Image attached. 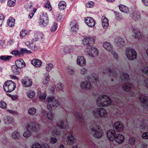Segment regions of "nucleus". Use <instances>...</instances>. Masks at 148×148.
Masks as SVG:
<instances>
[{
  "label": "nucleus",
  "instance_id": "obj_1",
  "mask_svg": "<svg viewBox=\"0 0 148 148\" xmlns=\"http://www.w3.org/2000/svg\"><path fill=\"white\" fill-rule=\"evenodd\" d=\"M91 77L89 76H87L86 77V79L88 81H85L80 84V86L83 89H90L91 87V84L90 82L93 83L95 85H97L99 83L98 77L97 76H92Z\"/></svg>",
  "mask_w": 148,
  "mask_h": 148
},
{
  "label": "nucleus",
  "instance_id": "obj_2",
  "mask_svg": "<svg viewBox=\"0 0 148 148\" xmlns=\"http://www.w3.org/2000/svg\"><path fill=\"white\" fill-rule=\"evenodd\" d=\"M111 100L110 98L106 95L100 96L97 99V103L99 106L104 107L110 104Z\"/></svg>",
  "mask_w": 148,
  "mask_h": 148
},
{
  "label": "nucleus",
  "instance_id": "obj_3",
  "mask_svg": "<svg viewBox=\"0 0 148 148\" xmlns=\"http://www.w3.org/2000/svg\"><path fill=\"white\" fill-rule=\"evenodd\" d=\"M47 108L50 111L55 109L60 105L58 100L53 96L48 97L47 99Z\"/></svg>",
  "mask_w": 148,
  "mask_h": 148
},
{
  "label": "nucleus",
  "instance_id": "obj_4",
  "mask_svg": "<svg viewBox=\"0 0 148 148\" xmlns=\"http://www.w3.org/2000/svg\"><path fill=\"white\" fill-rule=\"evenodd\" d=\"M90 130L92 132L93 136L95 138H101L104 135L103 131L97 125H94L93 128L90 129Z\"/></svg>",
  "mask_w": 148,
  "mask_h": 148
},
{
  "label": "nucleus",
  "instance_id": "obj_5",
  "mask_svg": "<svg viewBox=\"0 0 148 148\" xmlns=\"http://www.w3.org/2000/svg\"><path fill=\"white\" fill-rule=\"evenodd\" d=\"M3 87L5 91L8 92H10L15 89L16 84L12 80H8L4 83Z\"/></svg>",
  "mask_w": 148,
  "mask_h": 148
},
{
  "label": "nucleus",
  "instance_id": "obj_6",
  "mask_svg": "<svg viewBox=\"0 0 148 148\" xmlns=\"http://www.w3.org/2000/svg\"><path fill=\"white\" fill-rule=\"evenodd\" d=\"M126 51V56L129 60H133L136 59L137 54L135 50L127 48Z\"/></svg>",
  "mask_w": 148,
  "mask_h": 148
},
{
  "label": "nucleus",
  "instance_id": "obj_7",
  "mask_svg": "<svg viewBox=\"0 0 148 148\" xmlns=\"http://www.w3.org/2000/svg\"><path fill=\"white\" fill-rule=\"evenodd\" d=\"M25 127L26 129L29 130L32 132L36 131L40 128V126L36 123H30L27 124Z\"/></svg>",
  "mask_w": 148,
  "mask_h": 148
},
{
  "label": "nucleus",
  "instance_id": "obj_8",
  "mask_svg": "<svg viewBox=\"0 0 148 148\" xmlns=\"http://www.w3.org/2000/svg\"><path fill=\"white\" fill-rule=\"evenodd\" d=\"M48 17L47 14L46 12H43L40 18L39 23L42 27L46 26L48 22Z\"/></svg>",
  "mask_w": 148,
  "mask_h": 148
},
{
  "label": "nucleus",
  "instance_id": "obj_9",
  "mask_svg": "<svg viewBox=\"0 0 148 148\" xmlns=\"http://www.w3.org/2000/svg\"><path fill=\"white\" fill-rule=\"evenodd\" d=\"M95 42V39L93 37L89 36L84 38L82 40V43L84 45L91 47Z\"/></svg>",
  "mask_w": 148,
  "mask_h": 148
},
{
  "label": "nucleus",
  "instance_id": "obj_10",
  "mask_svg": "<svg viewBox=\"0 0 148 148\" xmlns=\"http://www.w3.org/2000/svg\"><path fill=\"white\" fill-rule=\"evenodd\" d=\"M87 49L86 54L91 57L96 56L98 54V51L96 48L92 47H89Z\"/></svg>",
  "mask_w": 148,
  "mask_h": 148
},
{
  "label": "nucleus",
  "instance_id": "obj_11",
  "mask_svg": "<svg viewBox=\"0 0 148 148\" xmlns=\"http://www.w3.org/2000/svg\"><path fill=\"white\" fill-rule=\"evenodd\" d=\"M114 130L116 132L122 131L124 129L123 123L120 121H117L114 123L113 125Z\"/></svg>",
  "mask_w": 148,
  "mask_h": 148
},
{
  "label": "nucleus",
  "instance_id": "obj_12",
  "mask_svg": "<svg viewBox=\"0 0 148 148\" xmlns=\"http://www.w3.org/2000/svg\"><path fill=\"white\" fill-rule=\"evenodd\" d=\"M106 69L102 71H101V72L103 74H108L110 76L112 77H116L117 74L115 71H114L113 68H111L110 67L105 68Z\"/></svg>",
  "mask_w": 148,
  "mask_h": 148
},
{
  "label": "nucleus",
  "instance_id": "obj_13",
  "mask_svg": "<svg viewBox=\"0 0 148 148\" xmlns=\"http://www.w3.org/2000/svg\"><path fill=\"white\" fill-rule=\"evenodd\" d=\"M22 83L25 87H30L32 85V80L27 77H25L22 79Z\"/></svg>",
  "mask_w": 148,
  "mask_h": 148
},
{
  "label": "nucleus",
  "instance_id": "obj_14",
  "mask_svg": "<svg viewBox=\"0 0 148 148\" xmlns=\"http://www.w3.org/2000/svg\"><path fill=\"white\" fill-rule=\"evenodd\" d=\"M70 31L72 32H76L79 28L78 25L76 20H73L70 23Z\"/></svg>",
  "mask_w": 148,
  "mask_h": 148
},
{
  "label": "nucleus",
  "instance_id": "obj_15",
  "mask_svg": "<svg viewBox=\"0 0 148 148\" xmlns=\"http://www.w3.org/2000/svg\"><path fill=\"white\" fill-rule=\"evenodd\" d=\"M85 22L90 27H93L95 24V20L92 17H87L85 19Z\"/></svg>",
  "mask_w": 148,
  "mask_h": 148
},
{
  "label": "nucleus",
  "instance_id": "obj_16",
  "mask_svg": "<svg viewBox=\"0 0 148 148\" xmlns=\"http://www.w3.org/2000/svg\"><path fill=\"white\" fill-rule=\"evenodd\" d=\"M107 134L109 141H112L114 140L116 135L115 131L113 130H109L107 132Z\"/></svg>",
  "mask_w": 148,
  "mask_h": 148
},
{
  "label": "nucleus",
  "instance_id": "obj_17",
  "mask_svg": "<svg viewBox=\"0 0 148 148\" xmlns=\"http://www.w3.org/2000/svg\"><path fill=\"white\" fill-rule=\"evenodd\" d=\"M114 140L117 143L121 144L124 142L125 137L123 135L121 134H117L116 135Z\"/></svg>",
  "mask_w": 148,
  "mask_h": 148
},
{
  "label": "nucleus",
  "instance_id": "obj_18",
  "mask_svg": "<svg viewBox=\"0 0 148 148\" xmlns=\"http://www.w3.org/2000/svg\"><path fill=\"white\" fill-rule=\"evenodd\" d=\"M77 63L78 65L81 66H84L86 64V60L84 57L79 56L77 58Z\"/></svg>",
  "mask_w": 148,
  "mask_h": 148
},
{
  "label": "nucleus",
  "instance_id": "obj_19",
  "mask_svg": "<svg viewBox=\"0 0 148 148\" xmlns=\"http://www.w3.org/2000/svg\"><path fill=\"white\" fill-rule=\"evenodd\" d=\"M67 140L68 141V144L70 145H72L74 143L75 138L72 132L69 133L67 136Z\"/></svg>",
  "mask_w": 148,
  "mask_h": 148
},
{
  "label": "nucleus",
  "instance_id": "obj_20",
  "mask_svg": "<svg viewBox=\"0 0 148 148\" xmlns=\"http://www.w3.org/2000/svg\"><path fill=\"white\" fill-rule=\"evenodd\" d=\"M57 125L59 127L63 129H67L69 127V125L66 122H64L62 121H59L57 123Z\"/></svg>",
  "mask_w": 148,
  "mask_h": 148
},
{
  "label": "nucleus",
  "instance_id": "obj_21",
  "mask_svg": "<svg viewBox=\"0 0 148 148\" xmlns=\"http://www.w3.org/2000/svg\"><path fill=\"white\" fill-rule=\"evenodd\" d=\"M15 65L17 67L21 69L25 66V63L22 59L16 60L15 62Z\"/></svg>",
  "mask_w": 148,
  "mask_h": 148
},
{
  "label": "nucleus",
  "instance_id": "obj_22",
  "mask_svg": "<svg viewBox=\"0 0 148 148\" xmlns=\"http://www.w3.org/2000/svg\"><path fill=\"white\" fill-rule=\"evenodd\" d=\"M131 16L132 18L135 21L140 20L141 17L140 13L136 10L133 12Z\"/></svg>",
  "mask_w": 148,
  "mask_h": 148
},
{
  "label": "nucleus",
  "instance_id": "obj_23",
  "mask_svg": "<svg viewBox=\"0 0 148 148\" xmlns=\"http://www.w3.org/2000/svg\"><path fill=\"white\" fill-rule=\"evenodd\" d=\"M140 101L142 103L147 104L148 107V97L143 95H140L139 97Z\"/></svg>",
  "mask_w": 148,
  "mask_h": 148
},
{
  "label": "nucleus",
  "instance_id": "obj_24",
  "mask_svg": "<svg viewBox=\"0 0 148 148\" xmlns=\"http://www.w3.org/2000/svg\"><path fill=\"white\" fill-rule=\"evenodd\" d=\"M31 64L35 67H40L42 64V62L40 60L34 58L31 61Z\"/></svg>",
  "mask_w": 148,
  "mask_h": 148
},
{
  "label": "nucleus",
  "instance_id": "obj_25",
  "mask_svg": "<svg viewBox=\"0 0 148 148\" xmlns=\"http://www.w3.org/2000/svg\"><path fill=\"white\" fill-rule=\"evenodd\" d=\"M4 123L8 125L13 124L14 123L13 119L12 117L9 116H5L3 119Z\"/></svg>",
  "mask_w": 148,
  "mask_h": 148
},
{
  "label": "nucleus",
  "instance_id": "obj_26",
  "mask_svg": "<svg viewBox=\"0 0 148 148\" xmlns=\"http://www.w3.org/2000/svg\"><path fill=\"white\" fill-rule=\"evenodd\" d=\"M101 22L102 27L103 29H106L109 25L108 19L105 16H102L101 18Z\"/></svg>",
  "mask_w": 148,
  "mask_h": 148
},
{
  "label": "nucleus",
  "instance_id": "obj_27",
  "mask_svg": "<svg viewBox=\"0 0 148 148\" xmlns=\"http://www.w3.org/2000/svg\"><path fill=\"white\" fill-rule=\"evenodd\" d=\"M11 69L12 72L15 75H19L21 71V69L17 67L15 65L12 66Z\"/></svg>",
  "mask_w": 148,
  "mask_h": 148
},
{
  "label": "nucleus",
  "instance_id": "obj_28",
  "mask_svg": "<svg viewBox=\"0 0 148 148\" xmlns=\"http://www.w3.org/2000/svg\"><path fill=\"white\" fill-rule=\"evenodd\" d=\"M119 7L120 10L121 12L126 13L129 12L128 8L126 6L121 4L119 5Z\"/></svg>",
  "mask_w": 148,
  "mask_h": 148
},
{
  "label": "nucleus",
  "instance_id": "obj_29",
  "mask_svg": "<svg viewBox=\"0 0 148 148\" xmlns=\"http://www.w3.org/2000/svg\"><path fill=\"white\" fill-rule=\"evenodd\" d=\"M103 45L104 48L109 51H111L112 49V46L109 42H105L103 43Z\"/></svg>",
  "mask_w": 148,
  "mask_h": 148
},
{
  "label": "nucleus",
  "instance_id": "obj_30",
  "mask_svg": "<svg viewBox=\"0 0 148 148\" xmlns=\"http://www.w3.org/2000/svg\"><path fill=\"white\" fill-rule=\"evenodd\" d=\"M133 31L135 34V37L136 39L137 38L139 39L142 38L140 32L137 28H133Z\"/></svg>",
  "mask_w": 148,
  "mask_h": 148
},
{
  "label": "nucleus",
  "instance_id": "obj_31",
  "mask_svg": "<svg viewBox=\"0 0 148 148\" xmlns=\"http://www.w3.org/2000/svg\"><path fill=\"white\" fill-rule=\"evenodd\" d=\"M42 114L43 116L46 114L47 118L49 120H52L53 116L52 112H42Z\"/></svg>",
  "mask_w": 148,
  "mask_h": 148
},
{
  "label": "nucleus",
  "instance_id": "obj_32",
  "mask_svg": "<svg viewBox=\"0 0 148 148\" xmlns=\"http://www.w3.org/2000/svg\"><path fill=\"white\" fill-rule=\"evenodd\" d=\"M132 87V84H129L127 82L124 84L122 86L124 90L126 91L129 90Z\"/></svg>",
  "mask_w": 148,
  "mask_h": 148
},
{
  "label": "nucleus",
  "instance_id": "obj_33",
  "mask_svg": "<svg viewBox=\"0 0 148 148\" xmlns=\"http://www.w3.org/2000/svg\"><path fill=\"white\" fill-rule=\"evenodd\" d=\"M66 4L64 1H60L58 4V8L61 10H64L66 8Z\"/></svg>",
  "mask_w": 148,
  "mask_h": 148
},
{
  "label": "nucleus",
  "instance_id": "obj_34",
  "mask_svg": "<svg viewBox=\"0 0 148 148\" xmlns=\"http://www.w3.org/2000/svg\"><path fill=\"white\" fill-rule=\"evenodd\" d=\"M12 56H11L3 55L0 57V59L5 62L9 61L11 58Z\"/></svg>",
  "mask_w": 148,
  "mask_h": 148
},
{
  "label": "nucleus",
  "instance_id": "obj_35",
  "mask_svg": "<svg viewBox=\"0 0 148 148\" xmlns=\"http://www.w3.org/2000/svg\"><path fill=\"white\" fill-rule=\"evenodd\" d=\"M11 136L12 138L13 139H17L20 138V135L18 132L15 131L12 133L11 134Z\"/></svg>",
  "mask_w": 148,
  "mask_h": 148
},
{
  "label": "nucleus",
  "instance_id": "obj_36",
  "mask_svg": "<svg viewBox=\"0 0 148 148\" xmlns=\"http://www.w3.org/2000/svg\"><path fill=\"white\" fill-rule=\"evenodd\" d=\"M26 94L28 97L30 98H32L34 97L35 93L34 91L29 90L26 92Z\"/></svg>",
  "mask_w": 148,
  "mask_h": 148
},
{
  "label": "nucleus",
  "instance_id": "obj_37",
  "mask_svg": "<svg viewBox=\"0 0 148 148\" xmlns=\"http://www.w3.org/2000/svg\"><path fill=\"white\" fill-rule=\"evenodd\" d=\"M15 20L12 17H10L8 20L7 23L9 26L12 27L15 24Z\"/></svg>",
  "mask_w": 148,
  "mask_h": 148
},
{
  "label": "nucleus",
  "instance_id": "obj_38",
  "mask_svg": "<svg viewBox=\"0 0 148 148\" xmlns=\"http://www.w3.org/2000/svg\"><path fill=\"white\" fill-rule=\"evenodd\" d=\"M32 134V132L26 129L24 131L23 133V136L25 138H28Z\"/></svg>",
  "mask_w": 148,
  "mask_h": 148
},
{
  "label": "nucleus",
  "instance_id": "obj_39",
  "mask_svg": "<svg viewBox=\"0 0 148 148\" xmlns=\"http://www.w3.org/2000/svg\"><path fill=\"white\" fill-rule=\"evenodd\" d=\"M25 44L29 49L33 50L35 49V45L33 46V44L30 42L26 41L25 42Z\"/></svg>",
  "mask_w": 148,
  "mask_h": 148
},
{
  "label": "nucleus",
  "instance_id": "obj_40",
  "mask_svg": "<svg viewBox=\"0 0 148 148\" xmlns=\"http://www.w3.org/2000/svg\"><path fill=\"white\" fill-rule=\"evenodd\" d=\"M121 77L122 79V81L123 82L127 81L129 79V75L126 73H123Z\"/></svg>",
  "mask_w": 148,
  "mask_h": 148
},
{
  "label": "nucleus",
  "instance_id": "obj_41",
  "mask_svg": "<svg viewBox=\"0 0 148 148\" xmlns=\"http://www.w3.org/2000/svg\"><path fill=\"white\" fill-rule=\"evenodd\" d=\"M106 114V112H95V116L98 118L102 117Z\"/></svg>",
  "mask_w": 148,
  "mask_h": 148
},
{
  "label": "nucleus",
  "instance_id": "obj_42",
  "mask_svg": "<svg viewBox=\"0 0 148 148\" xmlns=\"http://www.w3.org/2000/svg\"><path fill=\"white\" fill-rule=\"evenodd\" d=\"M16 3V0H8L7 4L10 7L14 6Z\"/></svg>",
  "mask_w": 148,
  "mask_h": 148
},
{
  "label": "nucleus",
  "instance_id": "obj_43",
  "mask_svg": "<svg viewBox=\"0 0 148 148\" xmlns=\"http://www.w3.org/2000/svg\"><path fill=\"white\" fill-rule=\"evenodd\" d=\"M49 80V75L48 74H47V76H45V77H44L42 82L43 84H46L48 83Z\"/></svg>",
  "mask_w": 148,
  "mask_h": 148
},
{
  "label": "nucleus",
  "instance_id": "obj_44",
  "mask_svg": "<svg viewBox=\"0 0 148 148\" xmlns=\"http://www.w3.org/2000/svg\"><path fill=\"white\" fill-rule=\"evenodd\" d=\"M135 139L134 137H130L128 140L129 144L132 145L135 144Z\"/></svg>",
  "mask_w": 148,
  "mask_h": 148
},
{
  "label": "nucleus",
  "instance_id": "obj_45",
  "mask_svg": "<svg viewBox=\"0 0 148 148\" xmlns=\"http://www.w3.org/2000/svg\"><path fill=\"white\" fill-rule=\"evenodd\" d=\"M116 101L117 104V105L119 107L125 106L124 103L122 101L121 99H117L116 100Z\"/></svg>",
  "mask_w": 148,
  "mask_h": 148
},
{
  "label": "nucleus",
  "instance_id": "obj_46",
  "mask_svg": "<svg viewBox=\"0 0 148 148\" xmlns=\"http://www.w3.org/2000/svg\"><path fill=\"white\" fill-rule=\"evenodd\" d=\"M66 71L67 74L69 75H72L74 73L73 69L70 67H67Z\"/></svg>",
  "mask_w": 148,
  "mask_h": 148
},
{
  "label": "nucleus",
  "instance_id": "obj_47",
  "mask_svg": "<svg viewBox=\"0 0 148 148\" xmlns=\"http://www.w3.org/2000/svg\"><path fill=\"white\" fill-rule=\"evenodd\" d=\"M20 51L21 53H27L29 54L32 53L31 51L27 50V49L25 48L21 49L20 50Z\"/></svg>",
  "mask_w": 148,
  "mask_h": 148
},
{
  "label": "nucleus",
  "instance_id": "obj_48",
  "mask_svg": "<svg viewBox=\"0 0 148 148\" xmlns=\"http://www.w3.org/2000/svg\"><path fill=\"white\" fill-rule=\"evenodd\" d=\"M94 5V3L92 1H89L86 3V6L87 8H92Z\"/></svg>",
  "mask_w": 148,
  "mask_h": 148
},
{
  "label": "nucleus",
  "instance_id": "obj_49",
  "mask_svg": "<svg viewBox=\"0 0 148 148\" xmlns=\"http://www.w3.org/2000/svg\"><path fill=\"white\" fill-rule=\"evenodd\" d=\"M57 27V24L56 23H54L51 27V31L52 32L55 31L56 30Z\"/></svg>",
  "mask_w": 148,
  "mask_h": 148
},
{
  "label": "nucleus",
  "instance_id": "obj_50",
  "mask_svg": "<svg viewBox=\"0 0 148 148\" xmlns=\"http://www.w3.org/2000/svg\"><path fill=\"white\" fill-rule=\"evenodd\" d=\"M38 95L40 99L41 100L45 99L46 97V95L45 93L42 94L41 93H39V92H38Z\"/></svg>",
  "mask_w": 148,
  "mask_h": 148
},
{
  "label": "nucleus",
  "instance_id": "obj_51",
  "mask_svg": "<svg viewBox=\"0 0 148 148\" xmlns=\"http://www.w3.org/2000/svg\"><path fill=\"white\" fill-rule=\"evenodd\" d=\"M45 7L49 9V11L51 10V8L50 5V2L49 1H47L45 5Z\"/></svg>",
  "mask_w": 148,
  "mask_h": 148
},
{
  "label": "nucleus",
  "instance_id": "obj_52",
  "mask_svg": "<svg viewBox=\"0 0 148 148\" xmlns=\"http://www.w3.org/2000/svg\"><path fill=\"white\" fill-rule=\"evenodd\" d=\"M53 68V65L49 63L47 64L46 66V69L48 71H50Z\"/></svg>",
  "mask_w": 148,
  "mask_h": 148
},
{
  "label": "nucleus",
  "instance_id": "obj_53",
  "mask_svg": "<svg viewBox=\"0 0 148 148\" xmlns=\"http://www.w3.org/2000/svg\"><path fill=\"white\" fill-rule=\"evenodd\" d=\"M27 33V31L26 30L24 31H22L20 33V38H23L26 35V33Z\"/></svg>",
  "mask_w": 148,
  "mask_h": 148
},
{
  "label": "nucleus",
  "instance_id": "obj_54",
  "mask_svg": "<svg viewBox=\"0 0 148 148\" xmlns=\"http://www.w3.org/2000/svg\"><path fill=\"white\" fill-rule=\"evenodd\" d=\"M119 41L118 42V44H119V45L120 47L123 46L125 43V41L123 40L121 38H119Z\"/></svg>",
  "mask_w": 148,
  "mask_h": 148
},
{
  "label": "nucleus",
  "instance_id": "obj_55",
  "mask_svg": "<svg viewBox=\"0 0 148 148\" xmlns=\"http://www.w3.org/2000/svg\"><path fill=\"white\" fill-rule=\"evenodd\" d=\"M87 72L86 69L83 68L80 69V72L81 75H84L86 74Z\"/></svg>",
  "mask_w": 148,
  "mask_h": 148
},
{
  "label": "nucleus",
  "instance_id": "obj_56",
  "mask_svg": "<svg viewBox=\"0 0 148 148\" xmlns=\"http://www.w3.org/2000/svg\"><path fill=\"white\" fill-rule=\"evenodd\" d=\"M41 146L39 143H36L33 144L32 148H41Z\"/></svg>",
  "mask_w": 148,
  "mask_h": 148
},
{
  "label": "nucleus",
  "instance_id": "obj_57",
  "mask_svg": "<svg viewBox=\"0 0 148 148\" xmlns=\"http://www.w3.org/2000/svg\"><path fill=\"white\" fill-rule=\"evenodd\" d=\"M56 138L54 137H52L50 139V142L51 143L53 144L56 143L57 141Z\"/></svg>",
  "mask_w": 148,
  "mask_h": 148
},
{
  "label": "nucleus",
  "instance_id": "obj_58",
  "mask_svg": "<svg viewBox=\"0 0 148 148\" xmlns=\"http://www.w3.org/2000/svg\"><path fill=\"white\" fill-rule=\"evenodd\" d=\"M6 107V104L5 103L2 101L0 102V107L4 109Z\"/></svg>",
  "mask_w": 148,
  "mask_h": 148
},
{
  "label": "nucleus",
  "instance_id": "obj_59",
  "mask_svg": "<svg viewBox=\"0 0 148 148\" xmlns=\"http://www.w3.org/2000/svg\"><path fill=\"white\" fill-rule=\"evenodd\" d=\"M143 138L145 139H148V132L143 133L142 135Z\"/></svg>",
  "mask_w": 148,
  "mask_h": 148
},
{
  "label": "nucleus",
  "instance_id": "obj_60",
  "mask_svg": "<svg viewBox=\"0 0 148 148\" xmlns=\"http://www.w3.org/2000/svg\"><path fill=\"white\" fill-rule=\"evenodd\" d=\"M57 86L59 90H62L63 89V85L61 83H59L57 84Z\"/></svg>",
  "mask_w": 148,
  "mask_h": 148
},
{
  "label": "nucleus",
  "instance_id": "obj_61",
  "mask_svg": "<svg viewBox=\"0 0 148 148\" xmlns=\"http://www.w3.org/2000/svg\"><path fill=\"white\" fill-rule=\"evenodd\" d=\"M21 53L18 50L13 51L12 52V54L15 56L19 55Z\"/></svg>",
  "mask_w": 148,
  "mask_h": 148
},
{
  "label": "nucleus",
  "instance_id": "obj_62",
  "mask_svg": "<svg viewBox=\"0 0 148 148\" xmlns=\"http://www.w3.org/2000/svg\"><path fill=\"white\" fill-rule=\"evenodd\" d=\"M112 54L113 55L114 58L116 59H117L118 58V55L114 51H112L111 52Z\"/></svg>",
  "mask_w": 148,
  "mask_h": 148
},
{
  "label": "nucleus",
  "instance_id": "obj_63",
  "mask_svg": "<svg viewBox=\"0 0 148 148\" xmlns=\"http://www.w3.org/2000/svg\"><path fill=\"white\" fill-rule=\"evenodd\" d=\"M143 72L148 75V66L145 67L143 70Z\"/></svg>",
  "mask_w": 148,
  "mask_h": 148
},
{
  "label": "nucleus",
  "instance_id": "obj_64",
  "mask_svg": "<svg viewBox=\"0 0 148 148\" xmlns=\"http://www.w3.org/2000/svg\"><path fill=\"white\" fill-rule=\"evenodd\" d=\"M144 84L145 86L148 88V78H145L144 79Z\"/></svg>",
  "mask_w": 148,
  "mask_h": 148
}]
</instances>
